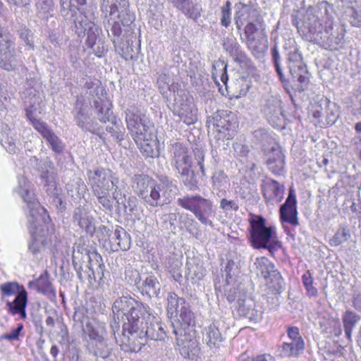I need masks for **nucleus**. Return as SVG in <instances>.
Returning a JSON list of instances; mask_svg holds the SVG:
<instances>
[{"label":"nucleus","mask_w":361,"mask_h":361,"mask_svg":"<svg viewBox=\"0 0 361 361\" xmlns=\"http://www.w3.org/2000/svg\"><path fill=\"white\" fill-rule=\"evenodd\" d=\"M43 283L44 280L39 279L35 281H30L28 286L30 288L37 289L39 292L47 293L49 298H55L56 292L52 288L51 283L48 281L45 280L44 287H42Z\"/></svg>","instance_id":"37998d69"},{"label":"nucleus","mask_w":361,"mask_h":361,"mask_svg":"<svg viewBox=\"0 0 361 361\" xmlns=\"http://www.w3.org/2000/svg\"><path fill=\"white\" fill-rule=\"evenodd\" d=\"M21 63L11 35L0 26V67L13 71L17 70Z\"/></svg>","instance_id":"1a4fd4ad"},{"label":"nucleus","mask_w":361,"mask_h":361,"mask_svg":"<svg viewBox=\"0 0 361 361\" xmlns=\"http://www.w3.org/2000/svg\"><path fill=\"white\" fill-rule=\"evenodd\" d=\"M264 280L270 289L277 292L283 288L284 284L280 272L276 268Z\"/></svg>","instance_id":"a19ab883"},{"label":"nucleus","mask_w":361,"mask_h":361,"mask_svg":"<svg viewBox=\"0 0 361 361\" xmlns=\"http://www.w3.org/2000/svg\"><path fill=\"white\" fill-rule=\"evenodd\" d=\"M74 219L80 228L87 233H93L95 231L94 220L85 210L78 208L74 215Z\"/></svg>","instance_id":"72a5a7b5"},{"label":"nucleus","mask_w":361,"mask_h":361,"mask_svg":"<svg viewBox=\"0 0 361 361\" xmlns=\"http://www.w3.org/2000/svg\"><path fill=\"white\" fill-rule=\"evenodd\" d=\"M287 334L291 341H296L298 348H300L302 345L304 341L300 336L298 328L293 326L289 327L287 330Z\"/></svg>","instance_id":"680f3d73"},{"label":"nucleus","mask_w":361,"mask_h":361,"mask_svg":"<svg viewBox=\"0 0 361 361\" xmlns=\"http://www.w3.org/2000/svg\"><path fill=\"white\" fill-rule=\"evenodd\" d=\"M173 159L171 164L176 170L178 177L183 185L190 190L198 188V180L196 173L192 169V157L188 149L180 143L173 146Z\"/></svg>","instance_id":"0eeeda50"},{"label":"nucleus","mask_w":361,"mask_h":361,"mask_svg":"<svg viewBox=\"0 0 361 361\" xmlns=\"http://www.w3.org/2000/svg\"><path fill=\"white\" fill-rule=\"evenodd\" d=\"M75 121L79 127L85 130H90V118L85 108H80L75 116Z\"/></svg>","instance_id":"3c124183"},{"label":"nucleus","mask_w":361,"mask_h":361,"mask_svg":"<svg viewBox=\"0 0 361 361\" xmlns=\"http://www.w3.org/2000/svg\"><path fill=\"white\" fill-rule=\"evenodd\" d=\"M110 8L108 35L115 48L126 60L132 59L135 54L133 42L136 39L132 26L135 16L129 10L128 0H104Z\"/></svg>","instance_id":"f03ea898"},{"label":"nucleus","mask_w":361,"mask_h":361,"mask_svg":"<svg viewBox=\"0 0 361 361\" xmlns=\"http://www.w3.org/2000/svg\"><path fill=\"white\" fill-rule=\"evenodd\" d=\"M134 301L133 298L128 297H122L116 300L112 307L114 317H116L118 320H121L126 324V316L128 315L130 310H132Z\"/></svg>","instance_id":"cd10ccee"},{"label":"nucleus","mask_w":361,"mask_h":361,"mask_svg":"<svg viewBox=\"0 0 361 361\" xmlns=\"http://www.w3.org/2000/svg\"><path fill=\"white\" fill-rule=\"evenodd\" d=\"M45 171L42 172L41 177L43 179L44 185L47 187V190L50 194L54 195L57 194L56 188V171L54 164L49 161L44 164Z\"/></svg>","instance_id":"c85d7f7f"},{"label":"nucleus","mask_w":361,"mask_h":361,"mask_svg":"<svg viewBox=\"0 0 361 361\" xmlns=\"http://www.w3.org/2000/svg\"><path fill=\"white\" fill-rule=\"evenodd\" d=\"M126 121L133 139L152 132L145 116L139 112L128 111L126 113Z\"/></svg>","instance_id":"2eb2a0df"},{"label":"nucleus","mask_w":361,"mask_h":361,"mask_svg":"<svg viewBox=\"0 0 361 361\" xmlns=\"http://www.w3.org/2000/svg\"><path fill=\"white\" fill-rule=\"evenodd\" d=\"M284 189V186L280 185L276 180H270L264 184L263 194L266 199H276L277 202H281L283 198Z\"/></svg>","instance_id":"7c9ffc66"},{"label":"nucleus","mask_w":361,"mask_h":361,"mask_svg":"<svg viewBox=\"0 0 361 361\" xmlns=\"http://www.w3.org/2000/svg\"><path fill=\"white\" fill-rule=\"evenodd\" d=\"M13 190L27 204L29 209L27 216H30V219L32 221V217H35V214L41 213L40 209L44 208L41 207L39 203L35 200L30 183L26 177L19 175L17 177V185Z\"/></svg>","instance_id":"f8f14e48"},{"label":"nucleus","mask_w":361,"mask_h":361,"mask_svg":"<svg viewBox=\"0 0 361 361\" xmlns=\"http://www.w3.org/2000/svg\"><path fill=\"white\" fill-rule=\"evenodd\" d=\"M212 78L216 85H220L219 79L224 85H226L228 80L227 64L224 61L219 59L213 63Z\"/></svg>","instance_id":"f704fd0d"},{"label":"nucleus","mask_w":361,"mask_h":361,"mask_svg":"<svg viewBox=\"0 0 361 361\" xmlns=\"http://www.w3.org/2000/svg\"><path fill=\"white\" fill-rule=\"evenodd\" d=\"M235 7L236 9L234 16L235 25L237 30L240 31L245 23L254 21L257 11L252 4H245L241 2L237 4Z\"/></svg>","instance_id":"aec40b11"},{"label":"nucleus","mask_w":361,"mask_h":361,"mask_svg":"<svg viewBox=\"0 0 361 361\" xmlns=\"http://www.w3.org/2000/svg\"><path fill=\"white\" fill-rule=\"evenodd\" d=\"M195 159L196 160L197 165L200 167V170L202 176H206L205 168L204 166V152L202 149H197L194 151Z\"/></svg>","instance_id":"0e129e2a"},{"label":"nucleus","mask_w":361,"mask_h":361,"mask_svg":"<svg viewBox=\"0 0 361 361\" xmlns=\"http://www.w3.org/2000/svg\"><path fill=\"white\" fill-rule=\"evenodd\" d=\"M134 140L144 156L153 157L157 155L156 140L152 132L136 137Z\"/></svg>","instance_id":"bb28decb"},{"label":"nucleus","mask_w":361,"mask_h":361,"mask_svg":"<svg viewBox=\"0 0 361 361\" xmlns=\"http://www.w3.org/2000/svg\"><path fill=\"white\" fill-rule=\"evenodd\" d=\"M204 340L209 347H219L223 341L221 334L219 329L214 324L209 325L205 329Z\"/></svg>","instance_id":"e433bc0d"},{"label":"nucleus","mask_w":361,"mask_h":361,"mask_svg":"<svg viewBox=\"0 0 361 361\" xmlns=\"http://www.w3.org/2000/svg\"><path fill=\"white\" fill-rule=\"evenodd\" d=\"M297 200L294 190L289 189L288 196L280 207V218L282 221H286L291 225H298L297 217Z\"/></svg>","instance_id":"dca6fc26"},{"label":"nucleus","mask_w":361,"mask_h":361,"mask_svg":"<svg viewBox=\"0 0 361 361\" xmlns=\"http://www.w3.org/2000/svg\"><path fill=\"white\" fill-rule=\"evenodd\" d=\"M138 201L135 196H129L123 203V208L125 213L132 214L137 210Z\"/></svg>","instance_id":"bf43d9fd"},{"label":"nucleus","mask_w":361,"mask_h":361,"mask_svg":"<svg viewBox=\"0 0 361 361\" xmlns=\"http://www.w3.org/2000/svg\"><path fill=\"white\" fill-rule=\"evenodd\" d=\"M85 4V0H61V14L68 19L69 14L78 12L80 6H83Z\"/></svg>","instance_id":"79ce46f5"},{"label":"nucleus","mask_w":361,"mask_h":361,"mask_svg":"<svg viewBox=\"0 0 361 361\" xmlns=\"http://www.w3.org/2000/svg\"><path fill=\"white\" fill-rule=\"evenodd\" d=\"M288 62L292 79L300 82L302 88L308 82V72L298 49L294 48L293 51L288 53Z\"/></svg>","instance_id":"ddd939ff"},{"label":"nucleus","mask_w":361,"mask_h":361,"mask_svg":"<svg viewBox=\"0 0 361 361\" xmlns=\"http://www.w3.org/2000/svg\"><path fill=\"white\" fill-rule=\"evenodd\" d=\"M27 116L32 126L47 140L51 149L57 154L61 153L64 145L52 130L44 122L33 118L30 114L27 113Z\"/></svg>","instance_id":"4468645a"},{"label":"nucleus","mask_w":361,"mask_h":361,"mask_svg":"<svg viewBox=\"0 0 361 361\" xmlns=\"http://www.w3.org/2000/svg\"><path fill=\"white\" fill-rule=\"evenodd\" d=\"M21 289H25L23 286H20L16 282H7L0 285V290L2 298L16 295L20 292Z\"/></svg>","instance_id":"49530a36"},{"label":"nucleus","mask_w":361,"mask_h":361,"mask_svg":"<svg viewBox=\"0 0 361 361\" xmlns=\"http://www.w3.org/2000/svg\"><path fill=\"white\" fill-rule=\"evenodd\" d=\"M150 313L148 306H145L142 302L134 301L132 310L126 316V321L133 327L139 329L142 327L143 321L149 319Z\"/></svg>","instance_id":"f3484780"},{"label":"nucleus","mask_w":361,"mask_h":361,"mask_svg":"<svg viewBox=\"0 0 361 361\" xmlns=\"http://www.w3.org/2000/svg\"><path fill=\"white\" fill-rule=\"evenodd\" d=\"M23 324H18L17 327L12 329L11 333L4 334L0 336V339L8 340L9 341H16L19 338L20 332L23 330Z\"/></svg>","instance_id":"e2e57ef3"},{"label":"nucleus","mask_w":361,"mask_h":361,"mask_svg":"<svg viewBox=\"0 0 361 361\" xmlns=\"http://www.w3.org/2000/svg\"><path fill=\"white\" fill-rule=\"evenodd\" d=\"M327 3L322 2L306 11L300 27L304 37L325 49H337L343 44L345 30L334 25V18L328 13Z\"/></svg>","instance_id":"f257e3e1"},{"label":"nucleus","mask_w":361,"mask_h":361,"mask_svg":"<svg viewBox=\"0 0 361 361\" xmlns=\"http://www.w3.org/2000/svg\"><path fill=\"white\" fill-rule=\"evenodd\" d=\"M238 312L240 316L255 322L262 319V312L255 309V304L250 299L238 300Z\"/></svg>","instance_id":"b1692460"},{"label":"nucleus","mask_w":361,"mask_h":361,"mask_svg":"<svg viewBox=\"0 0 361 361\" xmlns=\"http://www.w3.org/2000/svg\"><path fill=\"white\" fill-rule=\"evenodd\" d=\"M302 283L310 297L316 296L317 290L313 286V278L309 271H306L302 276Z\"/></svg>","instance_id":"8fccbe9b"},{"label":"nucleus","mask_w":361,"mask_h":361,"mask_svg":"<svg viewBox=\"0 0 361 361\" xmlns=\"http://www.w3.org/2000/svg\"><path fill=\"white\" fill-rule=\"evenodd\" d=\"M220 207L224 211H238V204L235 201L222 199L220 202Z\"/></svg>","instance_id":"774afa93"},{"label":"nucleus","mask_w":361,"mask_h":361,"mask_svg":"<svg viewBox=\"0 0 361 361\" xmlns=\"http://www.w3.org/2000/svg\"><path fill=\"white\" fill-rule=\"evenodd\" d=\"M0 142L1 145L9 154H16L18 148L8 125L4 124L0 130Z\"/></svg>","instance_id":"2f4dec72"},{"label":"nucleus","mask_w":361,"mask_h":361,"mask_svg":"<svg viewBox=\"0 0 361 361\" xmlns=\"http://www.w3.org/2000/svg\"><path fill=\"white\" fill-rule=\"evenodd\" d=\"M206 270L202 266L195 265L188 268V274L192 280H201L205 275Z\"/></svg>","instance_id":"4d7b16f0"},{"label":"nucleus","mask_w":361,"mask_h":361,"mask_svg":"<svg viewBox=\"0 0 361 361\" xmlns=\"http://www.w3.org/2000/svg\"><path fill=\"white\" fill-rule=\"evenodd\" d=\"M256 23L254 21H250L244 28V32L246 36L247 44L251 48H256V34L259 29V18H256Z\"/></svg>","instance_id":"58836bf2"},{"label":"nucleus","mask_w":361,"mask_h":361,"mask_svg":"<svg viewBox=\"0 0 361 361\" xmlns=\"http://www.w3.org/2000/svg\"><path fill=\"white\" fill-rule=\"evenodd\" d=\"M41 213L35 214L30 219L27 216L29 229L32 236L29 243V250L34 255L40 252L47 245V235L49 234L51 221L45 209H40Z\"/></svg>","instance_id":"6e6552de"},{"label":"nucleus","mask_w":361,"mask_h":361,"mask_svg":"<svg viewBox=\"0 0 361 361\" xmlns=\"http://www.w3.org/2000/svg\"><path fill=\"white\" fill-rule=\"evenodd\" d=\"M157 85L161 94L168 98L169 92H173V111L180 121L187 125H191L197 121V111L193 99L185 90L178 89L175 90L176 85L171 82L170 76L161 73L157 78Z\"/></svg>","instance_id":"39448f33"},{"label":"nucleus","mask_w":361,"mask_h":361,"mask_svg":"<svg viewBox=\"0 0 361 361\" xmlns=\"http://www.w3.org/2000/svg\"><path fill=\"white\" fill-rule=\"evenodd\" d=\"M174 6L180 10L188 18L197 19L200 16V10L191 0H171Z\"/></svg>","instance_id":"473e14b6"},{"label":"nucleus","mask_w":361,"mask_h":361,"mask_svg":"<svg viewBox=\"0 0 361 361\" xmlns=\"http://www.w3.org/2000/svg\"><path fill=\"white\" fill-rule=\"evenodd\" d=\"M221 25L228 27L231 22V3L226 1L225 4L221 8Z\"/></svg>","instance_id":"de8ad7c7"},{"label":"nucleus","mask_w":361,"mask_h":361,"mask_svg":"<svg viewBox=\"0 0 361 361\" xmlns=\"http://www.w3.org/2000/svg\"><path fill=\"white\" fill-rule=\"evenodd\" d=\"M178 312H180V319L184 324L189 326L192 322H194L193 313L185 305L181 306V308L180 309V311Z\"/></svg>","instance_id":"052dcab7"},{"label":"nucleus","mask_w":361,"mask_h":361,"mask_svg":"<svg viewBox=\"0 0 361 361\" xmlns=\"http://www.w3.org/2000/svg\"><path fill=\"white\" fill-rule=\"evenodd\" d=\"M135 283L141 293L149 298L158 297L160 293L161 284L152 274L144 275L138 282L135 280Z\"/></svg>","instance_id":"6ab92c4d"},{"label":"nucleus","mask_w":361,"mask_h":361,"mask_svg":"<svg viewBox=\"0 0 361 361\" xmlns=\"http://www.w3.org/2000/svg\"><path fill=\"white\" fill-rule=\"evenodd\" d=\"M85 87L89 90L87 92L89 95L93 97H97L96 99H98V97L104 95L105 90L98 80L90 79L87 80Z\"/></svg>","instance_id":"c03bdc74"},{"label":"nucleus","mask_w":361,"mask_h":361,"mask_svg":"<svg viewBox=\"0 0 361 361\" xmlns=\"http://www.w3.org/2000/svg\"><path fill=\"white\" fill-rule=\"evenodd\" d=\"M338 117L339 114L335 104H329L324 111V124L332 125Z\"/></svg>","instance_id":"09e8293b"},{"label":"nucleus","mask_w":361,"mask_h":361,"mask_svg":"<svg viewBox=\"0 0 361 361\" xmlns=\"http://www.w3.org/2000/svg\"><path fill=\"white\" fill-rule=\"evenodd\" d=\"M82 331L84 333L88 334L90 339L94 341L98 339L99 344L102 346L104 345V338L102 335L99 334L98 330L95 329L91 322H87V324L83 327Z\"/></svg>","instance_id":"864d4df0"},{"label":"nucleus","mask_w":361,"mask_h":361,"mask_svg":"<svg viewBox=\"0 0 361 361\" xmlns=\"http://www.w3.org/2000/svg\"><path fill=\"white\" fill-rule=\"evenodd\" d=\"M110 244L111 250L113 252H118L119 250L126 251L130 247V236L125 229L121 227H117L110 239Z\"/></svg>","instance_id":"412c9836"},{"label":"nucleus","mask_w":361,"mask_h":361,"mask_svg":"<svg viewBox=\"0 0 361 361\" xmlns=\"http://www.w3.org/2000/svg\"><path fill=\"white\" fill-rule=\"evenodd\" d=\"M253 136V142L259 145L265 154H270L271 150L279 147L275 140L264 129L255 130Z\"/></svg>","instance_id":"393cba45"},{"label":"nucleus","mask_w":361,"mask_h":361,"mask_svg":"<svg viewBox=\"0 0 361 361\" xmlns=\"http://www.w3.org/2000/svg\"><path fill=\"white\" fill-rule=\"evenodd\" d=\"M343 323L345 335L349 341H352V331L360 321V317L352 311H346L343 316Z\"/></svg>","instance_id":"4c0bfd02"},{"label":"nucleus","mask_w":361,"mask_h":361,"mask_svg":"<svg viewBox=\"0 0 361 361\" xmlns=\"http://www.w3.org/2000/svg\"><path fill=\"white\" fill-rule=\"evenodd\" d=\"M99 32H100V30L96 25L92 27H90V28H88L86 30V32H85V34H87L86 44L89 47L93 48V47L96 44V42L97 39V37L99 34Z\"/></svg>","instance_id":"5fc2aeb1"},{"label":"nucleus","mask_w":361,"mask_h":361,"mask_svg":"<svg viewBox=\"0 0 361 361\" xmlns=\"http://www.w3.org/2000/svg\"><path fill=\"white\" fill-rule=\"evenodd\" d=\"M85 312L86 311L84 308H78L73 317L74 322L79 323L82 329L85 326L87 322H90L87 316L85 315Z\"/></svg>","instance_id":"13d9d810"},{"label":"nucleus","mask_w":361,"mask_h":361,"mask_svg":"<svg viewBox=\"0 0 361 361\" xmlns=\"http://www.w3.org/2000/svg\"><path fill=\"white\" fill-rule=\"evenodd\" d=\"M94 106L97 110L98 119L103 123L111 121L114 123V117L111 109V104L105 95L98 97L93 101Z\"/></svg>","instance_id":"5701e85b"},{"label":"nucleus","mask_w":361,"mask_h":361,"mask_svg":"<svg viewBox=\"0 0 361 361\" xmlns=\"http://www.w3.org/2000/svg\"><path fill=\"white\" fill-rule=\"evenodd\" d=\"M70 20L74 23L75 31L79 36L85 35L86 30L90 27L95 25L94 23L80 9H78V12L71 14Z\"/></svg>","instance_id":"c756f323"},{"label":"nucleus","mask_w":361,"mask_h":361,"mask_svg":"<svg viewBox=\"0 0 361 361\" xmlns=\"http://www.w3.org/2000/svg\"><path fill=\"white\" fill-rule=\"evenodd\" d=\"M88 183L99 204L106 209L111 210L115 200L118 207L121 204L116 190L118 178L109 169L97 168L87 172Z\"/></svg>","instance_id":"20e7f679"},{"label":"nucleus","mask_w":361,"mask_h":361,"mask_svg":"<svg viewBox=\"0 0 361 361\" xmlns=\"http://www.w3.org/2000/svg\"><path fill=\"white\" fill-rule=\"evenodd\" d=\"M254 265L255 272L258 277L264 279L276 267L274 264L267 257H262L257 258Z\"/></svg>","instance_id":"c9c22d12"},{"label":"nucleus","mask_w":361,"mask_h":361,"mask_svg":"<svg viewBox=\"0 0 361 361\" xmlns=\"http://www.w3.org/2000/svg\"><path fill=\"white\" fill-rule=\"evenodd\" d=\"M133 188L145 202L153 207L169 204L178 191L176 184L167 176L159 178V183L145 175H136Z\"/></svg>","instance_id":"7ed1b4c3"},{"label":"nucleus","mask_w":361,"mask_h":361,"mask_svg":"<svg viewBox=\"0 0 361 361\" xmlns=\"http://www.w3.org/2000/svg\"><path fill=\"white\" fill-rule=\"evenodd\" d=\"M267 156V164L269 170L276 175H281L284 169L285 159L280 147L271 150Z\"/></svg>","instance_id":"a878e982"},{"label":"nucleus","mask_w":361,"mask_h":361,"mask_svg":"<svg viewBox=\"0 0 361 361\" xmlns=\"http://www.w3.org/2000/svg\"><path fill=\"white\" fill-rule=\"evenodd\" d=\"M350 236L349 232L344 228H340L330 240L331 246H338L346 241Z\"/></svg>","instance_id":"603ef678"},{"label":"nucleus","mask_w":361,"mask_h":361,"mask_svg":"<svg viewBox=\"0 0 361 361\" xmlns=\"http://www.w3.org/2000/svg\"><path fill=\"white\" fill-rule=\"evenodd\" d=\"M185 300L179 298L174 293H169L167 297V312L171 317L177 316L181 306H184Z\"/></svg>","instance_id":"ea45409f"},{"label":"nucleus","mask_w":361,"mask_h":361,"mask_svg":"<svg viewBox=\"0 0 361 361\" xmlns=\"http://www.w3.org/2000/svg\"><path fill=\"white\" fill-rule=\"evenodd\" d=\"M225 272L226 281L228 284L230 283L229 280H232L239 273L238 264L233 260H228L225 267Z\"/></svg>","instance_id":"6e6d98bb"},{"label":"nucleus","mask_w":361,"mask_h":361,"mask_svg":"<svg viewBox=\"0 0 361 361\" xmlns=\"http://www.w3.org/2000/svg\"><path fill=\"white\" fill-rule=\"evenodd\" d=\"M293 351L294 350L290 348V345L288 344V342L283 343L277 350L279 356L281 357H295Z\"/></svg>","instance_id":"338daca9"},{"label":"nucleus","mask_w":361,"mask_h":361,"mask_svg":"<svg viewBox=\"0 0 361 361\" xmlns=\"http://www.w3.org/2000/svg\"><path fill=\"white\" fill-rule=\"evenodd\" d=\"M177 204L190 212L204 226H213L212 219L216 215L214 202L200 195H186L177 200Z\"/></svg>","instance_id":"423d86ee"},{"label":"nucleus","mask_w":361,"mask_h":361,"mask_svg":"<svg viewBox=\"0 0 361 361\" xmlns=\"http://www.w3.org/2000/svg\"><path fill=\"white\" fill-rule=\"evenodd\" d=\"M53 0H38L36 3L37 15L43 19L48 18L53 11Z\"/></svg>","instance_id":"a18cd8bd"},{"label":"nucleus","mask_w":361,"mask_h":361,"mask_svg":"<svg viewBox=\"0 0 361 361\" xmlns=\"http://www.w3.org/2000/svg\"><path fill=\"white\" fill-rule=\"evenodd\" d=\"M250 234L252 245L257 249L267 247L269 241L276 238L275 228L266 226L262 216H257L250 221Z\"/></svg>","instance_id":"9d476101"},{"label":"nucleus","mask_w":361,"mask_h":361,"mask_svg":"<svg viewBox=\"0 0 361 361\" xmlns=\"http://www.w3.org/2000/svg\"><path fill=\"white\" fill-rule=\"evenodd\" d=\"M262 111L270 124L280 126L283 114L279 99L273 97L269 98L263 106Z\"/></svg>","instance_id":"a211bd4d"},{"label":"nucleus","mask_w":361,"mask_h":361,"mask_svg":"<svg viewBox=\"0 0 361 361\" xmlns=\"http://www.w3.org/2000/svg\"><path fill=\"white\" fill-rule=\"evenodd\" d=\"M272 59L274 63L276 71L279 75L281 80H283L282 70L280 66V54L276 47L271 49Z\"/></svg>","instance_id":"69168bd1"},{"label":"nucleus","mask_w":361,"mask_h":361,"mask_svg":"<svg viewBox=\"0 0 361 361\" xmlns=\"http://www.w3.org/2000/svg\"><path fill=\"white\" fill-rule=\"evenodd\" d=\"M27 303V295L25 289H21L20 292L15 295L13 301H7L6 306L8 312L15 315L20 314L21 319L26 318L25 308Z\"/></svg>","instance_id":"4be33fe9"},{"label":"nucleus","mask_w":361,"mask_h":361,"mask_svg":"<svg viewBox=\"0 0 361 361\" xmlns=\"http://www.w3.org/2000/svg\"><path fill=\"white\" fill-rule=\"evenodd\" d=\"M85 254L80 252V250L73 251L72 263L75 270L77 271L78 276L80 279H82V266L80 260L85 262L87 260V268L92 271V274L94 275L97 273L98 275H101V277L104 276V265L103 263L102 256L95 251L89 252L87 250H84Z\"/></svg>","instance_id":"9b49d317"}]
</instances>
